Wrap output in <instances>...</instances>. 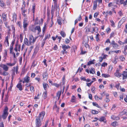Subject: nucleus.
Returning a JSON list of instances; mask_svg holds the SVG:
<instances>
[{
  "instance_id": "nucleus-1",
  "label": "nucleus",
  "mask_w": 127,
  "mask_h": 127,
  "mask_svg": "<svg viewBox=\"0 0 127 127\" xmlns=\"http://www.w3.org/2000/svg\"><path fill=\"white\" fill-rule=\"evenodd\" d=\"M45 114L44 111H42L40 113L38 116L35 117V127H40L42 125L41 121L43 119Z\"/></svg>"
},
{
  "instance_id": "nucleus-2",
  "label": "nucleus",
  "mask_w": 127,
  "mask_h": 127,
  "mask_svg": "<svg viewBox=\"0 0 127 127\" xmlns=\"http://www.w3.org/2000/svg\"><path fill=\"white\" fill-rule=\"evenodd\" d=\"M8 108L7 107H6L3 110V113L2 116V117L3 119L7 117L8 114Z\"/></svg>"
},
{
  "instance_id": "nucleus-3",
  "label": "nucleus",
  "mask_w": 127,
  "mask_h": 127,
  "mask_svg": "<svg viewBox=\"0 0 127 127\" xmlns=\"http://www.w3.org/2000/svg\"><path fill=\"white\" fill-rule=\"evenodd\" d=\"M28 19L27 18H25L24 19L23 26V27L24 29V31H27V27L28 26Z\"/></svg>"
},
{
  "instance_id": "nucleus-4",
  "label": "nucleus",
  "mask_w": 127,
  "mask_h": 127,
  "mask_svg": "<svg viewBox=\"0 0 127 127\" xmlns=\"http://www.w3.org/2000/svg\"><path fill=\"white\" fill-rule=\"evenodd\" d=\"M37 38L35 37L34 38L33 36L32 35H30L29 37V41L31 45L33 44Z\"/></svg>"
},
{
  "instance_id": "nucleus-5",
  "label": "nucleus",
  "mask_w": 127,
  "mask_h": 127,
  "mask_svg": "<svg viewBox=\"0 0 127 127\" xmlns=\"http://www.w3.org/2000/svg\"><path fill=\"white\" fill-rule=\"evenodd\" d=\"M54 5L53 7V5L52 6V11H53V12L55 10H56L57 11H59L60 10V9L59 7V6L57 5V3H56L55 4V3H54Z\"/></svg>"
},
{
  "instance_id": "nucleus-6",
  "label": "nucleus",
  "mask_w": 127,
  "mask_h": 127,
  "mask_svg": "<svg viewBox=\"0 0 127 127\" xmlns=\"http://www.w3.org/2000/svg\"><path fill=\"white\" fill-rule=\"evenodd\" d=\"M120 71L119 70L117 69L114 74L118 78L121 77L122 75V74L120 73Z\"/></svg>"
},
{
  "instance_id": "nucleus-7",
  "label": "nucleus",
  "mask_w": 127,
  "mask_h": 127,
  "mask_svg": "<svg viewBox=\"0 0 127 127\" xmlns=\"http://www.w3.org/2000/svg\"><path fill=\"white\" fill-rule=\"evenodd\" d=\"M0 67L2 68L5 71H7L8 70V67L5 64H1L0 65Z\"/></svg>"
},
{
  "instance_id": "nucleus-8",
  "label": "nucleus",
  "mask_w": 127,
  "mask_h": 127,
  "mask_svg": "<svg viewBox=\"0 0 127 127\" xmlns=\"http://www.w3.org/2000/svg\"><path fill=\"white\" fill-rule=\"evenodd\" d=\"M111 44L112 45L113 47L114 48H117L119 47L118 45L114 40L112 41Z\"/></svg>"
},
{
  "instance_id": "nucleus-9",
  "label": "nucleus",
  "mask_w": 127,
  "mask_h": 127,
  "mask_svg": "<svg viewBox=\"0 0 127 127\" xmlns=\"http://www.w3.org/2000/svg\"><path fill=\"white\" fill-rule=\"evenodd\" d=\"M123 75V80L127 79V71H124L122 74Z\"/></svg>"
},
{
  "instance_id": "nucleus-10",
  "label": "nucleus",
  "mask_w": 127,
  "mask_h": 127,
  "mask_svg": "<svg viewBox=\"0 0 127 127\" xmlns=\"http://www.w3.org/2000/svg\"><path fill=\"white\" fill-rule=\"evenodd\" d=\"M4 44L6 47L8 46L9 45L8 38V36H7L5 37V39L4 41Z\"/></svg>"
},
{
  "instance_id": "nucleus-11",
  "label": "nucleus",
  "mask_w": 127,
  "mask_h": 127,
  "mask_svg": "<svg viewBox=\"0 0 127 127\" xmlns=\"http://www.w3.org/2000/svg\"><path fill=\"white\" fill-rule=\"evenodd\" d=\"M20 45H18L17 44H15V47L14 48V50L16 52L20 51Z\"/></svg>"
},
{
  "instance_id": "nucleus-12",
  "label": "nucleus",
  "mask_w": 127,
  "mask_h": 127,
  "mask_svg": "<svg viewBox=\"0 0 127 127\" xmlns=\"http://www.w3.org/2000/svg\"><path fill=\"white\" fill-rule=\"evenodd\" d=\"M118 116H115L114 115H113L111 116V119L114 120H117L120 119V118Z\"/></svg>"
},
{
  "instance_id": "nucleus-13",
  "label": "nucleus",
  "mask_w": 127,
  "mask_h": 127,
  "mask_svg": "<svg viewBox=\"0 0 127 127\" xmlns=\"http://www.w3.org/2000/svg\"><path fill=\"white\" fill-rule=\"evenodd\" d=\"M2 17L3 19V22L6 21L7 20V17L6 14H5L4 13H2Z\"/></svg>"
},
{
  "instance_id": "nucleus-14",
  "label": "nucleus",
  "mask_w": 127,
  "mask_h": 127,
  "mask_svg": "<svg viewBox=\"0 0 127 127\" xmlns=\"http://www.w3.org/2000/svg\"><path fill=\"white\" fill-rule=\"evenodd\" d=\"M16 87L20 91H21L22 90V85L21 83H18Z\"/></svg>"
},
{
  "instance_id": "nucleus-15",
  "label": "nucleus",
  "mask_w": 127,
  "mask_h": 127,
  "mask_svg": "<svg viewBox=\"0 0 127 127\" xmlns=\"http://www.w3.org/2000/svg\"><path fill=\"white\" fill-rule=\"evenodd\" d=\"M24 43L25 44L28 46H30L31 45L30 42H28V40L26 38H25Z\"/></svg>"
},
{
  "instance_id": "nucleus-16",
  "label": "nucleus",
  "mask_w": 127,
  "mask_h": 127,
  "mask_svg": "<svg viewBox=\"0 0 127 127\" xmlns=\"http://www.w3.org/2000/svg\"><path fill=\"white\" fill-rule=\"evenodd\" d=\"M95 59H93L91 61H90L88 62L87 65L90 66L92 64H94L95 63Z\"/></svg>"
},
{
  "instance_id": "nucleus-17",
  "label": "nucleus",
  "mask_w": 127,
  "mask_h": 127,
  "mask_svg": "<svg viewBox=\"0 0 127 127\" xmlns=\"http://www.w3.org/2000/svg\"><path fill=\"white\" fill-rule=\"evenodd\" d=\"M127 113V110L126 109H124L123 111L120 113L119 116H123Z\"/></svg>"
},
{
  "instance_id": "nucleus-18",
  "label": "nucleus",
  "mask_w": 127,
  "mask_h": 127,
  "mask_svg": "<svg viewBox=\"0 0 127 127\" xmlns=\"http://www.w3.org/2000/svg\"><path fill=\"white\" fill-rule=\"evenodd\" d=\"M62 47L63 50L66 51L67 49L70 48V47L68 45H62Z\"/></svg>"
},
{
  "instance_id": "nucleus-19",
  "label": "nucleus",
  "mask_w": 127,
  "mask_h": 127,
  "mask_svg": "<svg viewBox=\"0 0 127 127\" xmlns=\"http://www.w3.org/2000/svg\"><path fill=\"white\" fill-rule=\"evenodd\" d=\"M38 31V32H41V30L40 26H37L35 27V32H36V30Z\"/></svg>"
},
{
  "instance_id": "nucleus-20",
  "label": "nucleus",
  "mask_w": 127,
  "mask_h": 127,
  "mask_svg": "<svg viewBox=\"0 0 127 127\" xmlns=\"http://www.w3.org/2000/svg\"><path fill=\"white\" fill-rule=\"evenodd\" d=\"M82 19V17H81V15H80L78 18L77 19H76L75 21V25L78 23V21H80Z\"/></svg>"
},
{
  "instance_id": "nucleus-21",
  "label": "nucleus",
  "mask_w": 127,
  "mask_h": 127,
  "mask_svg": "<svg viewBox=\"0 0 127 127\" xmlns=\"http://www.w3.org/2000/svg\"><path fill=\"white\" fill-rule=\"evenodd\" d=\"M127 0H122L120 3L121 4H123L124 6L127 5Z\"/></svg>"
},
{
  "instance_id": "nucleus-22",
  "label": "nucleus",
  "mask_w": 127,
  "mask_h": 127,
  "mask_svg": "<svg viewBox=\"0 0 127 127\" xmlns=\"http://www.w3.org/2000/svg\"><path fill=\"white\" fill-rule=\"evenodd\" d=\"M30 78L29 76H27L24 78V80L26 83H28L30 80Z\"/></svg>"
},
{
  "instance_id": "nucleus-23",
  "label": "nucleus",
  "mask_w": 127,
  "mask_h": 127,
  "mask_svg": "<svg viewBox=\"0 0 127 127\" xmlns=\"http://www.w3.org/2000/svg\"><path fill=\"white\" fill-rule=\"evenodd\" d=\"M11 27L12 28V30L13 31V37H14V36H15V28L14 27L13 25H11Z\"/></svg>"
},
{
  "instance_id": "nucleus-24",
  "label": "nucleus",
  "mask_w": 127,
  "mask_h": 127,
  "mask_svg": "<svg viewBox=\"0 0 127 127\" xmlns=\"http://www.w3.org/2000/svg\"><path fill=\"white\" fill-rule=\"evenodd\" d=\"M43 87L45 90H46L47 88L49 87L48 85L47 84L45 83H43Z\"/></svg>"
},
{
  "instance_id": "nucleus-25",
  "label": "nucleus",
  "mask_w": 127,
  "mask_h": 127,
  "mask_svg": "<svg viewBox=\"0 0 127 127\" xmlns=\"http://www.w3.org/2000/svg\"><path fill=\"white\" fill-rule=\"evenodd\" d=\"M47 74L46 72H44L43 73V79L44 80H46L47 79Z\"/></svg>"
},
{
  "instance_id": "nucleus-26",
  "label": "nucleus",
  "mask_w": 127,
  "mask_h": 127,
  "mask_svg": "<svg viewBox=\"0 0 127 127\" xmlns=\"http://www.w3.org/2000/svg\"><path fill=\"white\" fill-rule=\"evenodd\" d=\"M93 30L91 31V32L92 33H94V32H98L97 28V27L92 28Z\"/></svg>"
},
{
  "instance_id": "nucleus-27",
  "label": "nucleus",
  "mask_w": 127,
  "mask_h": 127,
  "mask_svg": "<svg viewBox=\"0 0 127 127\" xmlns=\"http://www.w3.org/2000/svg\"><path fill=\"white\" fill-rule=\"evenodd\" d=\"M106 119L104 117H102L100 118L99 119V121L100 122H103L104 123H106V121H105Z\"/></svg>"
},
{
  "instance_id": "nucleus-28",
  "label": "nucleus",
  "mask_w": 127,
  "mask_h": 127,
  "mask_svg": "<svg viewBox=\"0 0 127 127\" xmlns=\"http://www.w3.org/2000/svg\"><path fill=\"white\" fill-rule=\"evenodd\" d=\"M30 29L32 32H35V27L33 25L31 26L30 27Z\"/></svg>"
},
{
  "instance_id": "nucleus-29",
  "label": "nucleus",
  "mask_w": 127,
  "mask_h": 127,
  "mask_svg": "<svg viewBox=\"0 0 127 127\" xmlns=\"http://www.w3.org/2000/svg\"><path fill=\"white\" fill-rule=\"evenodd\" d=\"M0 6L2 7H5V5L2 1L0 0Z\"/></svg>"
},
{
  "instance_id": "nucleus-30",
  "label": "nucleus",
  "mask_w": 127,
  "mask_h": 127,
  "mask_svg": "<svg viewBox=\"0 0 127 127\" xmlns=\"http://www.w3.org/2000/svg\"><path fill=\"white\" fill-rule=\"evenodd\" d=\"M94 6L93 8V9L95 10L96 9L97 6V1H94Z\"/></svg>"
},
{
  "instance_id": "nucleus-31",
  "label": "nucleus",
  "mask_w": 127,
  "mask_h": 127,
  "mask_svg": "<svg viewBox=\"0 0 127 127\" xmlns=\"http://www.w3.org/2000/svg\"><path fill=\"white\" fill-rule=\"evenodd\" d=\"M90 73L94 74L95 73V69L93 68H91L90 71Z\"/></svg>"
},
{
  "instance_id": "nucleus-32",
  "label": "nucleus",
  "mask_w": 127,
  "mask_h": 127,
  "mask_svg": "<svg viewBox=\"0 0 127 127\" xmlns=\"http://www.w3.org/2000/svg\"><path fill=\"white\" fill-rule=\"evenodd\" d=\"M12 18L13 20V21H15L16 20V15L15 13H14L13 14Z\"/></svg>"
},
{
  "instance_id": "nucleus-33",
  "label": "nucleus",
  "mask_w": 127,
  "mask_h": 127,
  "mask_svg": "<svg viewBox=\"0 0 127 127\" xmlns=\"http://www.w3.org/2000/svg\"><path fill=\"white\" fill-rule=\"evenodd\" d=\"M100 36L99 34H97L95 36V38L96 41L98 42L100 41V39L99 38V37Z\"/></svg>"
},
{
  "instance_id": "nucleus-34",
  "label": "nucleus",
  "mask_w": 127,
  "mask_h": 127,
  "mask_svg": "<svg viewBox=\"0 0 127 127\" xmlns=\"http://www.w3.org/2000/svg\"><path fill=\"white\" fill-rule=\"evenodd\" d=\"M123 21L122 20H121L119 22L118 25V28H120L121 27V26L123 23Z\"/></svg>"
},
{
  "instance_id": "nucleus-35",
  "label": "nucleus",
  "mask_w": 127,
  "mask_h": 127,
  "mask_svg": "<svg viewBox=\"0 0 127 127\" xmlns=\"http://www.w3.org/2000/svg\"><path fill=\"white\" fill-rule=\"evenodd\" d=\"M93 104L94 106H95L98 108H100L101 107L98 105L95 102H93Z\"/></svg>"
},
{
  "instance_id": "nucleus-36",
  "label": "nucleus",
  "mask_w": 127,
  "mask_h": 127,
  "mask_svg": "<svg viewBox=\"0 0 127 127\" xmlns=\"http://www.w3.org/2000/svg\"><path fill=\"white\" fill-rule=\"evenodd\" d=\"M102 77L105 78H108L110 77V76L109 75L107 74H102Z\"/></svg>"
},
{
  "instance_id": "nucleus-37",
  "label": "nucleus",
  "mask_w": 127,
  "mask_h": 127,
  "mask_svg": "<svg viewBox=\"0 0 127 127\" xmlns=\"http://www.w3.org/2000/svg\"><path fill=\"white\" fill-rule=\"evenodd\" d=\"M92 113L93 114H96L98 113V111L95 110H92Z\"/></svg>"
},
{
  "instance_id": "nucleus-38",
  "label": "nucleus",
  "mask_w": 127,
  "mask_h": 127,
  "mask_svg": "<svg viewBox=\"0 0 127 127\" xmlns=\"http://www.w3.org/2000/svg\"><path fill=\"white\" fill-rule=\"evenodd\" d=\"M61 91H59L58 92L57 94V96L58 97V98L59 99L61 95Z\"/></svg>"
},
{
  "instance_id": "nucleus-39",
  "label": "nucleus",
  "mask_w": 127,
  "mask_h": 127,
  "mask_svg": "<svg viewBox=\"0 0 127 127\" xmlns=\"http://www.w3.org/2000/svg\"><path fill=\"white\" fill-rule=\"evenodd\" d=\"M15 64V63L14 62L13 63H6V65L10 66H13Z\"/></svg>"
},
{
  "instance_id": "nucleus-40",
  "label": "nucleus",
  "mask_w": 127,
  "mask_h": 127,
  "mask_svg": "<svg viewBox=\"0 0 127 127\" xmlns=\"http://www.w3.org/2000/svg\"><path fill=\"white\" fill-rule=\"evenodd\" d=\"M71 101L72 102H75V98L74 95L72 96Z\"/></svg>"
},
{
  "instance_id": "nucleus-41",
  "label": "nucleus",
  "mask_w": 127,
  "mask_h": 127,
  "mask_svg": "<svg viewBox=\"0 0 127 127\" xmlns=\"http://www.w3.org/2000/svg\"><path fill=\"white\" fill-rule=\"evenodd\" d=\"M60 34L63 37L65 36L66 34L63 31H61L60 32Z\"/></svg>"
},
{
  "instance_id": "nucleus-42",
  "label": "nucleus",
  "mask_w": 127,
  "mask_h": 127,
  "mask_svg": "<svg viewBox=\"0 0 127 127\" xmlns=\"http://www.w3.org/2000/svg\"><path fill=\"white\" fill-rule=\"evenodd\" d=\"M46 29V25L45 24L42 29V32L43 33H44Z\"/></svg>"
},
{
  "instance_id": "nucleus-43",
  "label": "nucleus",
  "mask_w": 127,
  "mask_h": 127,
  "mask_svg": "<svg viewBox=\"0 0 127 127\" xmlns=\"http://www.w3.org/2000/svg\"><path fill=\"white\" fill-rule=\"evenodd\" d=\"M7 57V52L6 50H5V52L4 53L3 56V57L4 58V59H6V57Z\"/></svg>"
},
{
  "instance_id": "nucleus-44",
  "label": "nucleus",
  "mask_w": 127,
  "mask_h": 127,
  "mask_svg": "<svg viewBox=\"0 0 127 127\" xmlns=\"http://www.w3.org/2000/svg\"><path fill=\"white\" fill-rule=\"evenodd\" d=\"M9 96L8 95H5V96L4 99V102H7L8 101V98Z\"/></svg>"
},
{
  "instance_id": "nucleus-45",
  "label": "nucleus",
  "mask_w": 127,
  "mask_h": 127,
  "mask_svg": "<svg viewBox=\"0 0 127 127\" xmlns=\"http://www.w3.org/2000/svg\"><path fill=\"white\" fill-rule=\"evenodd\" d=\"M6 71H4L3 72H2V75L3 76H6L8 75V73Z\"/></svg>"
},
{
  "instance_id": "nucleus-46",
  "label": "nucleus",
  "mask_w": 127,
  "mask_h": 127,
  "mask_svg": "<svg viewBox=\"0 0 127 127\" xmlns=\"http://www.w3.org/2000/svg\"><path fill=\"white\" fill-rule=\"evenodd\" d=\"M110 22L111 23V25L113 27H115V23L114 21L112 20H110Z\"/></svg>"
},
{
  "instance_id": "nucleus-47",
  "label": "nucleus",
  "mask_w": 127,
  "mask_h": 127,
  "mask_svg": "<svg viewBox=\"0 0 127 127\" xmlns=\"http://www.w3.org/2000/svg\"><path fill=\"white\" fill-rule=\"evenodd\" d=\"M13 49V46L11 45L10 48V53L13 52L12 50Z\"/></svg>"
},
{
  "instance_id": "nucleus-48",
  "label": "nucleus",
  "mask_w": 127,
  "mask_h": 127,
  "mask_svg": "<svg viewBox=\"0 0 127 127\" xmlns=\"http://www.w3.org/2000/svg\"><path fill=\"white\" fill-rule=\"evenodd\" d=\"M43 97L44 98H46L47 97V93L46 91L44 92L43 93Z\"/></svg>"
},
{
  "instance_id": "nucleus-49",
  "label": "nucleus",
  "mask_w": 127,
  "mask_h": 127,
  "mask_svg": "<svg viewBox=\"0 0 127 127\" xmlns=\"http://www.w3.org/2000/svg\"><path fill=\"white\" fill-rule=\"evenodd\" d=\"M120 59L121 61H124L125 59L123 56H121L120 57Z\"/></svg>"
},
{
  "instance_id": "nucleus-50",
  "label": "nucleus",
  "mask_w": 127,
  "mask_h": 127,
  "mask_svg": "<svg viewBox=\"0 0 127 127\" xmlns=\"http://www.w3.org/2000/svg\"><path fill=\"white\" fill-rule=\"evenodd\" d=\"M121 86H120V84L119 83L117 84L116 86V87L118 90H119L120 89Z\"/></svg>"
},
{
  "instance_id": "nucleus-51",
  "label": "nucleus",
  "mask_w": 127,
  "mask_h": 127,
  "mask_svg": "<svg viewBox=\"0 0 127 127\" xmlns=\"http://www.w3.org/2000/svg\"><path fill=\"white\" fill-rule=\"evenodd\" d=\"M50 37V34H48L46 35L45 38L44 39V40H46V39L49 38Z\"/></svg>"
},
{
  "instance_id": "nucleus-52",
  "label": "nucleus",
  "mask_w": 127,
  "mask_h": 127,
  "mask_svg": "<svg viewBox=\"0 0 127 127\" xmlns=\"http://www.w3.org/2000/svg\"><path fill=\"white\" fill-rule=\"evenodd\" d=\"M101 56H103L102 58L103 59H104L106 58V57L107 56V55H105L104 54H102L101 55Z\"/></svg>"
},
{
  "instance_id": "nucleus-53",
  "label": "nucleus",
  "mask_w": 127,
  "mask_h": 127,
  "mask_svg": "<svg viewBox=\"0 0 127 127\" xmlns=\"http://www.w3.org/2000/svg\"><path fill=\"white\" fill-rule=\"evenodd\" d=\"M51 22H50V25L49 26L50 28L53 25V18L52 17V18H51Z\"/></svg>"
},
{
  "instance_id": "nucleus-54",
  "label": "nucleus",
  "mask_w": 127,
  "mask_h": 127,
  "mask_svg": "<svg viewBox=\"0 0 127 127\" xmlns=\"http://www.w3.org/2000/svg\"><path fill=\"white\" fill-rule=\"evenodd\" d=\"M62 20L58 19L57 20V22L59 25H61L62 24Z\"/></svg>"
},
{
  "instance_id": "nucleus-55",
  "label": "nucleus",
  "mask_w": 127,
  "mask_h": 127,
  "mask_svg": "<svg viewBox=\"0 0 127 127\" xmlns=\"http://www.w3.org/2000/svg\"><path fill=\"white\" fill-rule=\"evenodd\" d=\"M117 124V122H113L112 123V125L114 126V127H115L116 126V125Z\"/></svg>"
},
{
  "instance_id": "nucleus-56",
  "label": "nucleus",
  "mask_w": 127,
  "mask_h": 127,
  "mask_svg": "<svg viewBox=\"0 0 127 127\" xmlns=\"http://www.w3.org/2000/svg\"><path fill=\"white\" fill-rule=\"evenodd\" d=\"M106 15L108 14H109L110 15H112V13L111 11H110L109 12H106Z\"/></svg>"
},
{
  "instance_id": "nucleus-57",
  "label": "nucleus",
  "mask_w": 127,
  "mask_h": 127,
  "mask_svg": "<svg viewBox=\"0 0 127 127\" xmlns=\"http://www.w3.org/2000/svg\"><path fill=\"white\" fill-rule=\"evenodd\" d=\"M111 52H114L116 53H119V52H121V51L120 50H118L117 51H110Z\"/></svg>"
},
{
  "instance_id": "nucleus-58",
  "label": "nucleus",
  "mask_w": 127,
  "mask_h": 127,
  "mask_svg": "<svg viewBox=\"0 0 127 127\" xmlns=\"http://www.w3.org/2000/svg\"><path fill=\"white\" fill-rule=\"evenodd\" d=\"M45 43V40L43 39V41L41 43V46L43 47Z\"/></svg>"
},
{
  "instance_id": "nucleus-59",
  "label": "nucleus",
  "mask_w": 127,
  "mask_h": 127,
  "mask_svg": "<svg viewBox=\"0 0 127 127\" xmlns=\"http://www.w3.org/2000/svg\"><path fill=\"white\" fill-rule=\"evenodd\" d=\"M107 63H103L101 65V66L102 67H104L106 66L107 65Z\"/></svg>"
},
{
  "instance_id": "nucleus-60",
  "label": "nucleus",
  "mask_w": 127,
  "mask_h": 127,
  "mask_svg": "<svg viewBox=\"0 0 127 127\" xmlns=\"http://www.w3.org/2000/svg\"><path fill=\"white\" fill-rule=\"evenodd\" d=\"M61 53H62L63 55H64L65 53L66 54L67 53V51L65 50H63L61 51Z\"/></svg>"
},
{
  "instance_id": "nucleus-61",
  "label": "nucleus",
  "mask_w": 127,
  "mask_h": 127,
  "mask_svg": "<svg viewBox=\"0 0 127 127\" xmlns=\"http://www.w3.org/2000/svg\"><path fill=\"white\" fill-rule=\"evenodd\" d=\"M65 41L67 44L68 43L70 42V41L68 39L66 38L65 39Z\"/></svg>"
},
{
  "instance_id": "nucleus-62",
  "label": "nucleus",
  "mask_w": 127,
  "mask_h": 127,
  "mask_svg": "<svg viewBox=\"0 0 127 127\" xmlns=\"http://www.w3.org/2000/svg\"><path fill=\"white\" fill-rule=\"evenodd\" d=\"M30 90L32 92H33L34 91V88L33 86L30 87Z\"/></svg>"
},
{
  "instance_id": "nucleus-63",
  "label": "nucleus",
  "mask_w": 127,
  "mask_h": 127,
  "mask_svg": "<svg viewBox=\"0 0 127 127\" xmlns=\"http://www.w3.org/2000/svg\"><path fill=\"white\" fill-rule=\"evenodd\" d=\"M58 49V47L57 45H55L53 47V49L55 50H57Z\"/></svg>"
},
{
  "instance_id": "nucleus-64",
  "label": "nucleus",
  "mask_w": 127,
  "mask_h": 127,
  "mask_svg": "<svg viewBox=\"0 0 127 127\" xmlns=\"http://www.w3.org/2000/svg\"><path fill=\"white\" fill-rule=\"evenodd\" d=\"M124 32L126 33H127V23L125 25V28L124 30Z\"/></svg>"
}]
</instances>
